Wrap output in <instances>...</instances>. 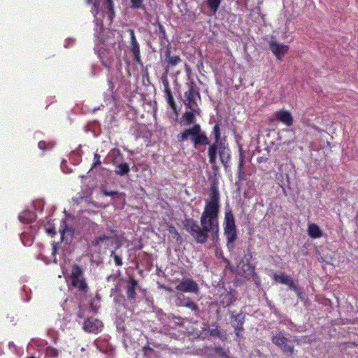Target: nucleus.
Listing matches in <instances>:
<instances>
[{
  "label": "nucleus",
  "mask_w": 358,
  "mask_h": 358,
  "mask_svg": "<svg viewBox=\"0 0 358 358\" xmlns=\"http://www.w3.org/2000/svg\"><path fill=\"white\" fill-rule=\"evenodd\" d=\"M185 71H186L187 76V80H188L187 82L194 80V79L191 76H192V70H191V68L189 67V66L187 65V64H185Z\"/></svg>",
  "instance_id": "ea45409f"
},
{
  "label": "nucleus",
  "mask_w": 358,
  "mask_h": 358,
  "mask_svg": "<svg viewBox=\"0 0 358 358\" xmlns=\"http://www.w3.org/2000/svg\"><path fill=\"white\" fill-rule=\"evenodd\" d=\"M102 327V322L94 318H87L83 323L84 330L90 333H98L101 330Z\"/></svg>",
  "instance_id": "2eb2a0df"
},
{
  "label": "nucleus",
  "mask_w": 358,
  "mask_h": 358,
  "mask_svg": "<svg viewBox=\"0 0 358 358\" xmlns=\"http://www.w3.org/2000/svg\"><path fill=\"white\" fill-rule=\"evenodd\" d=\"M117 231L112 229L111 227H109L107 229V234H101L97 237H96L94 240L92 241L91 245L92 246H98L101 243L103 242H107L109 241H112L113 239L117 240Z\"/></svg>",
  "instance_id": "f8f14e48"
},
{
  "label": "nucleus",
  "mask_w": 358,
  "mask_h": 358,
  "mask_svg": "<svg viewBox=\"0 0 358 358\" xmlns=\"http://www.w3.org/2000/svg\"><path fill=\"white\" fill-rule=\"evenodd\" d=\"M212 167H213V170H215V171L217 170V166L216 164H215L214 165H212Z\"/></svg>",
  "instance_id": "bf43d9fd"
},
{
  "label": "nucleus",
  "mask_w": 358,
  "mask_h": 358,
  "mask_svg": "<svg viewBox=\"0 0 358 358\" xmlns=\"http://www.w3.org/2000/svg\"><path fill=\"white\" fill-rule=\"evenodd\" d=\"M271 341L282 350L285 356L291 357L294 354V346L292 341L284 336L282 333L273 335Z\"/></svg>",
  "instance_id": "0eeeda50"
},
{
  "label": "nucleus",
  "mask_w": 358,
  "mask_h": 358,
  "mask_svg": "<svg viewBox=\"0 0 358 358\" xmlns=\"http://www.w3.org/2000/svg\"><path fill=\"white\" fill-rule=\"evenodd\" d=\"M28 358H35V357H33V356H31V357H28Z\"/></svg>",
  "instance_id": "338daca9"
},
{
  "label": "nucleus",
  "mask_w": 358,
  "mask_h": 358,
  "mask_svg": "<svg viewBox=\"0 0 358 358\" xmlns=\"http://www.w3.org/2000/svg\"><path fill=\"white\" fill-rule=\"evenodd\" d=\"M110 257H113L115 264L117 266H120L122 265L123 263L121 257L117 255L115 251L111 252Z\"/></svg>",
  "instance_id": "4c0bfd02"
},
{
  "label": "nucleus",
  "mask_w": 358,
  "mask_h": 358,
  "mask_svg": "<svg viewBox=\"0 0 358 358\" xmlns=\"http://www.w3.org/2000/svg\"><path fill=\"white\" fill-rule=\"evenodd\" d=\"M231 325L234 329V334L237 337L241 336V331H244L243 324L245 322V313L243 310L236 313L231 311Z\"/></svg>",
  "instance_id": "6e6552de"
},
{
  "label": "nucleus",
  "mask_w": 358,
  "mask_h": 358,
  "mask_svg": "<svg viewBox=\"0 0 358 358\" xmlns=\"http://www.w3.org/2000/svg\"><path fill=\"white\" fill-rule=\"evenodd\" d=\"M45 230H46V232L52 236H53L56 234L55 229L53 227H45Z\"/></svg>",
  "instance_id": "a18cd8bd"
},
{
  "label": "nucleus",
  "mask_w": 358,
  "mask_h": 358,
  "mask_svg": "<svg viewBox=\"0 0 358 358\" xmlns=\"http://www.w3.org/2000/svg\"><path fill=\"white\" fill-rule=\"evenodd\" d=\"M120 244H118V245H117L116 248H120Z\"/></svg>",
  "instance_id": "69168bd1"
},
{
  "label": "nucleus",
  "mask_w": 358,
  "mask_h": 358,
  "mask_svg": "<svg viewBox=\"0 0 358 358\" xmlns=\"http://www.w3.org/2000/svg\"><path fill=\"white\" fill-rule=\"evenodd\" d=\"M54 143H46L45 141H41L38 143V147L39 149L45 151L46 150H50V149H52L54 146Z\"/></svg>",
  "instance_id": "c9c22d12"
},
{
  "label": "nucleus",
  "mask_w": 358,
  "mask_h": 358,
  "mask_svg": "<svg viewBox=\"0 0 358 358\" xmlns=\"http://www.w3.org/2000/svg\"><path fill=\"white\" fill-rule=\"evenodd\" d=\"M275 119L278 120L285 125L289 127L292 126L294 122L291 113L285 110H280L276 111L273 115Z\"/></svg>",
  "instance_id": "6ab92c4d"
},
{
  "label": "nucleus",
  "mask_w": 358,
  "mask_h": 358,
  "mask_svg": "<svg viewBox=\"0 0 358 358\" xmlns=\"http://www.w3.org/2000/svg\"><path fill=\"white\" fill-rule=\"evenodd\" d=\"M77 315L79 318H83L85 317V309L82 307L81 305H79L78 306Z\"/></svg>",
  "instance_id": "c03bdc74"
},
{
  "label": "nucleus",
  "mask_w": 358,
  "mask_h": 358,
  "mask_svg": "<svg viewBox=\"0 0 358 358\" xmlns=\"http://www.w3.org/2000/svg\"><path fill=\"white\" fill-rule=\"evenodd\" d=\"M138 287V281L134 278L126 280L124 289L126 291L127 299L131 303H136L137 299L136 289Z\"/></svg>",
  "instance_id": "1a4fd4ad"
},
{
  "label": "nucleus",
  "mask_w": 358,
  "mask_h": 358,
  "mask_svg": "<svg viewBox=\"0 0 358 358\" xmlns=\"http://www.w3.org/2000/svg\"><path fill=\"white\" fill-rule=\"evenodd\" d=\"M280 177L282 178V180H280L279 185L281 186L284 194L287 196L289 194L288 192V189H291L289 175L287 173L285 175L281 174Z\"/></svg>",
  "instance_id": "b1692460"
},
{
  "label": "nucleus",
  "mask_w": 358,
  "mask_h": 358,
  "mask_svg": "<svg viewBox=\"0 0 358 358\" xmlns=\"http://www.w3.org/2000/svg\"><path fill=\"white\" fill-rule=\"evenodd\" d=\"M224 234L227 243V246L230 249L234 247V242L238 238L237 228L235 223V217L230 208H226L224 220Z\"/></svg>",
  "instance_id": "20e7f679"
},
{
  "label": "nucleus",
  "mask_w": 358,
  "mask_h": 358,
  "mask_svg": "<svg viewBox=\"0 0 358 358\" xmlns=\"http://www.w3.org/2000/svg\"><path fill=\"white\" fill-rule=\"evenodd\" d=\"M101 192L104 196H110L112 197L117 196V198H120L124 195L123 193H120L117 191H108L103 187H101Z\"/></svg>",
  "instance_id": "72a5a7b5"
},
{
  "label": "nucleus",
  "mask_w": 358,
  "mask_h": 358,
  "mask_svg": "<svg viewBox=\"0 0 358 358\" xmlns=\"http://www.w3.org/2000/svg\"><path fill=\"white\" fill-rule=\"evenodd\" d=\"M36 217V214L30 210H24L20 215L19 220L22 222H32Z\"/></svg>",
  "instance_id": "a878e982"
},
{
  "label": "nucleus",
  "mask_w": 358,
  "mask_h": 358,
  "mask_svg": "<svg viewBox=\"0 0 358 358\" xmlns=\"http://www.w3.org/2000/svg\"><path fill=\"white\" fill-rule=\"evenodd\" d=\"M269 49L278 59H281L288 50V46L286 45L280 44L276 41H271L269 43Z\"/></svg>",
  "instance_id": "a211bd4d"
},
{
  "label": "nucleus",
  "mask_w": 358,
  "mask_h": 358,
  "mask_svg": "<svg viewBox=\"0 0 358 358\" xmlns=\"http://www.w3.org/2000/svg\"><path fill=\"white\" fill-rule=\"evenodd\" d=\"M222 0H206L205 3L209 10V15H214L218 10Z\"/></svg>",
  "instance_id": "5701e85b"
},
{
  "label": "nucleus",
  "mask_w": 358,
  "mask_h": 358,
  "mask_svg": "<svg viewBox=\"0 0 358 358\" xmlns=\"http://www.w3.org/2000/svg\"><path fill=\"white\" fill-rule=\"evenodd\" d=\"M178 299L179 303L178 306H184L189 308L191 310L194 312V314L196 317L201 316V310L199 306L189 298H186L184 295H180L178 296Z\"/></svg>",
  "instance_id": "ddd939ff"
},
{
  "label": "nucleus",
  "mask_w": 358,
  "mask_h": 358,
  "mask_svg": "<svg viewBox=\"0 0 358 358\" xmlns=\"http://www.w3.org/2000/svg\"><path fill=\"white\" fill-rule=\"evenodd\" d=\"M331 259H332V258H331V257H326L325 258L322 257V262H327V263H328V262H329V261H330V260H331Z\"/></svg>",
  "instance_id": "13d9d810"
},
{
  "label": "nucleus",
  "mask_w": 358,
  "mask_h": 358,
  "mask_svg": "<svg viewBox=\"0 0 358 358\" xmlns=\"http://www.w3.org/2000/svg\"><path fill=\"white\" fill-rule=\"evenodd\" d=\"M226 145L227 150H222L220 152H219L220 159L224 166H227V164L230 160L229 149L227 144H226Z\"/></svg>",
  "instance_id": "bb28decb"
},
{
  "label": "nucleus",
  "mask_w": 358,
  "mask_h": 358,
  "mask_svg": "<svg viewBox=\"0 0 358 358\" xmlns=\"http://www.w3.org/2000/svg\"><path fill=\"white\" fill-rule=\"evenodd\" d=\"M252 258V253L248 250V253L245 255L244 256V261H245V262H249L251 261Z\"/></svg>",
  "instance_id": "09e8293b"
},
{
  "label": "nucleus",
  "mask_w": 358,
  "mask_h": 358,
  "mask_svg": "<svg viewBox=\"0 0 358 358\" xmlns=\"http://www.w3.org/2000/svg\"><path fill=\"white\" fill-rule=\"evenodd\" d=\"M187 91L184 93L182 102L187 109H194L199 107L198 102L201 101L200 90L194 80L187 82Z\"/></svg>",
  "instance_id": "39448f33"
},
{
  "label": "nucleus",
  "mask_w": 358,
  "mask_h": 358,
  "mask_svg": "<svg viewBox=\"0 0 358 358\" xmlns=\"http://www.w3.org/2000/svg\"><path fill=\"white\" fill-rule=\"evenodd\" d=\"M322 234H323L320 228L317 224H315V238L322 236Z\"/></svg>",
  "instance_id": "a19ab883"
},
{
  "label": "nucleus",
  "mask_w": 358,
  "mask_h": 358,
  "mask_svg": "<svg viewBox=\"0 0 358 358\" xmlns=\"http://www.w3.org/2000/svg\"><path fill=\"white\" fill-rule=\"evenodd\" d=\"M211 135L214 142L211 143L206 132L201 129L200 124H194L192 127L185 129L178 136V141L183 142L189 138L193 146L198 150L201 146L208 145V155L211 165L217 163V155L222 150H227L225 140L221 139V131L220 124H215L213 127Z\"/></svg>",
  "instance_id": "f03ea898"
},
{
  "label": "nucleus",
  "mask_w": 358,
  "mask_h": 358,
  "mask_svg": "<svg viewBox=\"0 0 358 358\" xmlns=\"http://www.w3.org/2000/svg\"><path fill=\"white\" fill-rule=\"evenodd\" d=\"M87 3L92 4V13L94 17L96 31L101 33L103 29V19L106 17V23L110 26L113 22L115 13L113 0H103L100 6L99 0H86Z\"/></svg>",
  "instance_id": "7ed1b4c3"
},
{
  "label": "nucleus",
  "mask_w": 358,
  "mask_h": 358,
  "mask_svg": "<svg viewBox=\"0 0 358 358\" xmlns=\"http://www.w3.org/2000/svg\"><path fill=\"white\" fill-rule=\"evenodd\" d=\"M308 233L311 238H313V223L308 224Z\"/></svg>",
  "instance_id": "de8ad7c7"
},
{
  "label": "nucleus",
  "mask_w": 358,
  "mask_h": 358,
  "mask_svg": "<svg viewBox=\"0 0 358 358\" xmlns=\"http://www.w3.org/2000/svg\"><path fill=\"white\" fill-rule=\"evenodd\" d=\"M153 25H157L158 27V29L155 31V34L159 37L161 45H165V43L168 42V38L165 29L160 23L159 17H157L156 21L153 23Z\"/></svg>",
  "instance_id": "aec40b11"
},
{
  "label": "nucleus",
  "mask_w": 358,
  "mask_h": 358,
  "mask_svg": "<svg viewBox=\"0 0 358 358\" xmlns=\"http://www.w3.org/2000/svg\"><path fill=\"white\" fill-rule=\"evenodd\" d=\"M252 276L253 280H254L255 283L256 284L257 287H259L261 285L259 277L257 275V274L256 273H254Z\"/></svg>",
  "instance_id": "37998d69"
},
{
  "label": "nucleus",
  "mask_w": 358,
  "mask_h": 358,
  "mask_svg": "<svg viewBox=\"0 0 358 358\" xmlns=\"http://www.w3.org/2000/svg\"><path fill=\"white\" fill-rule=\"evenodd\" d=\"M237 294V292L235 289H230L225 295L222 296L220 303L224 307L229 306L236 301Z\"/></svg>",
  "instance_id": "412c9836"
},
{
  "label": "nucleus",
  "mask_w": 358,
  "mask_h": 358,
  "mask_svg": "<svg viewBox=\"0 0 358 358\" xmlns=\"http://www.w3.org/2000/svg\"><path fill=\"white\" fill-rule=\"evenodd\" d=\"M169 231L170 234H173V238H176L177 241L181 238L180 234L178 232V231L174 227H169Z\"/></svg>",
  "instance_id": "58836bf2"
},
{
  "label": "nucleus",
  "mask_w": 358,
  "mask_h": 358,
  "mask_svg": "<svg viewBox=\"0 0 358 358\" xmlns=\"http://www.w3.org/2000/svg\"><path fill=\"white\" fill-rule=\"evenodd\" d=\"M115 165L116 166L115 173L117 176H124L127 175L130 171L129 166L126 162H122L121 161Z\"/></svg>",
  "instance_id": "4be33fe9"
},
{
  "label": "nucleus",
  "mask_w": 358,
  "mask_h": 358,
  "mask_svg": "<svg viewBox=\"0 0 358 358\" xmlns=\"http://www.w3.org/2000/svg\"><path fill=\"white\" fill-rule=\"evenodd\" d=\"M128 32L130 34L131 41H130V50L133 53L134 60L140 63L141 62V56H140V47L139 44L136 38L134 30L132 29H129Z\"/></svg>",
  "instance_id": "dca6fc26"
},
{
  "label": "nucleus",
  "mask_w": 358,
  "mask_h": 358,
  "mask_svg": "<svg viewBox=\"0 0 358 358\" xmlns=\"http://www.w3.org/2000/svg\"><path fill=\"white\" fill-rule=\"evenodd\" d=\"M220 205L206 203L200 217V224L192 218L182 221L184 229L192 236L196 243L205 244L208 238L215 245L219 241V213Z\"/></svg>",
  "instance_id": "f257e3e1"
},
{
  "label": "nucleus",
  "mask_w": 358,
  "mask_h": 358,
  "mask_svg": "<svg viewBox=\"0 0 358 358\" xmlns=\"http://www.w3.org/2000/svg\"><path fill=\"white\" fill-rule=\"evenodd\" d=\"M96 298L98 299V300H100L101 297L99 296V294H96Z\"/></svg>",
  "instance_id": "e2e57ef3"
},
{
  "label": "nucleus",
  "mask_w": 358,
  "mask_h": 358,
  "mask_svg": "<svg viewBox=\"0 0 358 358\" xmlns=\"http://www.w3.org/2000/svg\"><path fill=\"white\" fill-rule=\"evenodd\" d=\"M120 299H121L122 300H123V301H124V300H125V299H124V296H120Z\"/></svg>",
  "instance_id": "0e129e2a"
},
{
  "label": "nucleus",
  "mask_w": 358,
  "mask_h": 358,
  "mask_svg": "<svg viewBox=\"0 0 358 358\" xmlns=\"http://www.w3.org/2000/svg\"><path fill=\"white\" fill-rule=\"evenodd\" d=\"M113 77H110L108 80V85L111 89L113 88Z\"/></svg>",
  "instance_id": "4d7b16f0"
},
{
  "label": "nucleus",
  "mask_w": 358,
  "mask_h": 358,
  "mask_svg": "<svg viewBox=\"0 0 358 358\" xmlns=\"http://www.w3.org/2000/svg\"><path fill=\"white\" fill-rule=\"evenodd\" d=\"M69 278L71 286L81 294H85L88 292L89 287L84 276V270L80 266L76 264L72 266Z\"/></svg>",
  "instance_id": "423d86ee"
},
{
  "label": "nucleus",
  "mask_w": 358,
  "mask_h": 358,
  "mask_svg": "<svg viewBox=\"0 0 358 358\" xmlns=\"http://www.w3.org/2000/svg\"><path fill=\"white\" fill-rule=\"evenodd\" d=\"M286 285H288L289 287L291 289L294 290V292L297 291V289H299V287L294 284V282L292 278L289 279V282H288V284Z\"/></svg>",
  "instance_id": "79ce46f5"
},
{
  "label": "nucleus",
  "mask_w": 358,
  "mask_h": 358,
  "mask_svg": "<svg viewBox=\"0 0 358 358\" xmlns=\"http://www.w3.org/2000/svg\"><path fill=\"white\" fill-rule=\"evenodd\" d=\"M59 248V243H54L52 245V255H55L57 252V250Z\"/></svg>",
  "instance_id": "3c124183"
},
{
  "label": "nucleus",
  "mask_w": 358,
  "mask_h": 358,
  "mask_svg": "<svg viewBox=\"0 0 358 358\" xmlns=\"http://www.w3.org/2000/svg\"><path fill=\"white\" fill-rule=\"evenodd\" d=\"M130 8L132 9H145V6L143 3V0H130Z\"/></svg>",
  "instance_id": "f704fd0d"
},
{
  "label": "nucleus",
  "mask_w": 358,
  "mask_h": 358,
  "mask_svg": "<svg viewBox=\"0 0 358 358\" xmlns=\"http://www.w3.org/2000/svg\"><path fill=\"white\" fill-rule=\"evenodd\" d=\"M109 157L113 158L112 163L113 164H117L122 160V156L120 151L117 148H114L110 150L109 152Z\"/></svg>",
  "instance_id": "c85d7f7f"
},
{
  "label": "nucleus",
  "mask_w": 358,
  "mask_h": 358,
  "mask_svg": "<svg viewBox=\"0 0 358 358\" xmlns=\"http://www.w3.org/2000/svg\"><path fill=\"white\" fill-rule=\"evenodd\" d=\"M201 109L199 107L194 108V109H189V110H187L182 115L180 120V124L184 126H189L195 124L196 122V115H200Z\"/></svg>",
  "instance_id": "9b49d317"
},
{
  "label": "nucleus",
  "mask_w": 358,
  "mask_h": 358,
  "mask_svg": "<svg viewBox=\"0 0 358 358\" xmlns=\"http://www.w3.org/2000/svg\"><path fill=\"white\" fill-rule=\"evenodd\" d=\"M242 264V270L243 271L244 273H246L248 275H252L254 273H255V266H252L250 263L245 262L244 260H242L240 262V264Z\"/></svg>",
  "instance_id": "2f4dec72"
},
{
  "label": "nucleus",
  "mask_w": 358,
  "mask_h": 358,
  "mask_svg": "<svg viewBox=\"0 0 358 358\" xmlns=\"http://www.w3.org/2000/svg\"><path fill=\"white\" fill-rule=\"evenodd\" d=\"M243 157L242 155H241L240 160L238 162V169L243 170Z\"/></svg>",
  "instance_id": "864d4df0"
},
{
  "label": "nucleus",
  "mask_w": 358,
  "mask_h": 358,
  "mask_svg": "<svg viewBox=\"0 0 358 358\" xmlns=\"http://www.w3.org/2000/svg\"><path fill=\"white\" fill-rule=\"evenodd\" d=\"M206 203L220 205V192L218 190V180L216 178L211 180L210 189V199L206 200Z\"/></svg>",
  "instance_id": "4468645a"
},
{
  "label": "nucleus",
  "mask_w": 358,
  "mask_h": 358,
  "mask_svg": "<svg viewBox=\"0 0 358 358\" xmlns=\"http://www.w3.org/2000/svg\"><path fill=\"white\" fill-rule=\"evenodd\" d=\"M101 170L105 172H109V170L106 169V168H101Z\"/></svg>",
  "instance_id": "680f3d73"
},
{
  "label": "nucleus",
  "mask_w": 358,
  "mask_h": 358,
  "mask_svg": "<svg viewBox=\"0 0 358 358\" xmlns=\"http://www.w3.org/2000/svg\"><path fill=\"white\" fill-rule=\"evenodd\" d=\"M214 352L219 356L220 358H230L229 354V349H224L222 348L221 346H215L214 348Z\"/></svg>",
  "instance_id": "c756f323"
},
{
  "label": "nucleus",
  "mask_w": 358,
  "mask_h": 358,
  "mask_svg": "<svg viewBox=\"0 0 358 358\" xmlns=\"http://www.w3.org/2000/svg\"><path fill=\"white\" fill-rule=\"evenodd\" d=\"M238 177L239 180H241L244 178V172L243 171V170H238Z\"/></svg>",
  "instance_id": "5fc2aeb1"
},
{
  "label": "nucleus",
  "mask_w": 358,
  "mask_h": 358,
  "mask_svg": "<svg viewBox=\"0 0 358 358\" xmlns=\"http://www.w3.org/2000/svg\"><path fill=\"white\" fill-rule=\"evenodd\" d=\"M59 231L61 233V241L66 243L71 241L74 234V229L67 225L65 220H62Z\"/></svg>",
  "instance_id": "f3484780"
},
{
  "label": "nucleus",
  "mask_w": 358,
  "mask_h": 358,
  "mask_svg": "<svg viewBox=\"0 0 358 358\" xmlns=\"http://www.w3.org/2000/svg\"><path fill=\"white\" fill-rule=\"evenodd\" d=\"M163 84L164 86V92H166V90H171V89L169 87V82L167 81V80H164Z\"/></svg>",
  "instance_id": "6e6d98bb"
},
{
  "label": "nucleus",
  "mask_w": 358,
  "mask_h": 358,
  "mask_svg": "<svg viewBox=\"0 0 358 358\" xmlns=\"http://www.w3.org/2000/svg\"><path fill=\"white\" fill-rule=\"evenodd\" d=\"M93 301H94L93 299L90 300V305L91 308H93Z\"/></svg>",
  "instance_id": "052dcab7"
},
{
  "label": "nucleus",
  "mask_w": 358,
  "mask_h": 358,
  "mask_svg": "<svg viewBox=\"0 0 358 358\" xmlns=\"http://www.w3.org/2000/svg\"><path fill=\"white\" fill-rule=\"evenodd\" d=\"M165 94L169 106L173 109L174 113L178 114L177 106L172 96L171 90H166Z\"/></svg>",
  "instance_id": "7c9ffc66"
},
{
  "label": "nucleus",
  "mask_w": 358,
  "mask_h": 358,
  "mask_svg": "<svg viewBox=\"0 0 358 358\" xmlns=\"http://www.w3.org/2000/svg\"><path fill=\"white\" fill-rule=\"evenodd\" d=\"M48 355L53 357H57L58 356V352L55 349H50L48 351Z\"/></svg>",
  "instance_id": "8fccbe9b"
},
{
  "label": "nucleus",
  "mask_w": 358,
  "mask_h": 358,
  "mask_svg": "<svg viewBox=\"0 0 358 358\" xmlns=\"http://www.w3.org/2000/svg\"><path fill=\"white\" fill-rule=\"evenodd\" d=\"M101 164V156L98 153H95L94 155V163L92 164V166L90 171H92L94 169H96Z\"/></svg>",
  "instance_id": "e433bc0d"
},
{
  "label": "nucleus",
  "mask_w": 358,
  "mask_h": 358,
  "mask_svg": "<svg viewBox=\"0 0 358 358\" xmlns=\"http://www.w3.org/2000/svg\"><path fill=\"white\" fill-rule=\"evenodd\" d=\"M166 60L168 62V66H175L181 62V59L178 55H171V50L168 49L166 51Z\"/></svg>",
  "instance_id": "393cba45"
},
{
  "label": "nucleus",
  "mask_w": 358,
  "mask_h": 358,
  "mask_svg": "<svg viewBox=\"0 0 358 358\" xmlns=\"http://www.w3.org/2000/svg\"><path fill=\"white\" fill-rule=\"evenodd\" d=\"M215 328L209 329L208 332L212 336H217L222 341L227 340V335L218 329V327L217 325H214Z\"/></svg>",
  "instance_id": "cd10ccee"
},
{
  "label": "nucleus",
  "mask_w": 358,
  "mask_h": 358,
  "mask_svg": "<svg viewBox=\"0 0 358 358\" xmlns=\"http://www.w3.org/2000/svg\"><path fill=\"white\" fill-rule=\"evenodd\" d=\"M297 296L301 300V301H303L304 300V297H303V292L301 291V289L299 288L297 289V291H295Z\"/></svg>",
  "instance_id": "603ef678"
},
{
  "label": "nucleus",
  "mask_w": 358,
  "mask_h": 358,
  "mask_svg": "<svg viewBox=\"0 0 358 358\" xmlns=\"http://www.w3.org/2000/svg\"><path fill=\"white\" fill-rule=\"evenodd\" d=\"M176 288L180 292L194 294H197L199 290L197 283L191 278L183 279Z\"/></svg>",
  "instance_id": "9d476101"
},
{
  "label": "nucleus",
  "mask_w": 358,
  "mask_h": 358,
  "mask_svg": "<svg viewBox=\"0 0 358 358\" xmlns=\"http://www.w3.org/2000/svg\"><path fill=\"white\" fill-rule=\"evenodd\" d=\"M291 278L285 274H274L273 279L275 282H280L283 285L288 284Z\"/></svg>",
  "instance_id": "473e14b6"
},
{
  "label": "nucleus",
  "mask_w": 358,
  "mask_h": 358,
  "mask_svg": "<svg viewBox=\"0 0 358 358\" xmlns=\"http://www.w3.org/2000/svg\"><path fill=\"white\" fill-rule=\"evenodd\" d=\"M143 350L145 355H148L149 354L154 352V350L149 345L143 347Z\"/></svg>",
  "instance_id": "49530a36"
}]
</instances>
